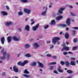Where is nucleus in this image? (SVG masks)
<instances>
[{"label": "nucleus", "mask_w": 78, "mask_h": 78, "mask_svg": "<svg viewBox=\"0 0 78 78\" xmlns=\"http://www.w3.org/2000/svg\"><path fill=\"white\" fill-rule=\"evenodd\" d=\"M38 64L40 67H44V65L41 63L39 62Z\"/></svg>", "instance_id": "nucleus-27"}, {"label": "nucleus", "mask_w": 78, "mask_h": 78, "mask_svg": "<svg viewBox=\"0 0 78 78\" xmlns=\"http://www.w3.org/2000/svg\"><path fill=\"white\" fill-rule=\"evenodd\" d=\"M31 22H32V23H31V25H33L34 23V20L33 19H32L30 20Z\"/></svg>", "instance_id": "nucleus-26"}, {"label": "nucleus", "mask_w": 78, "mask_h": 78, "mask_svg": "<svg viewBox=\"0 0 78 78\" xmlns=\"http://www.w3.org/2000/svg\"><path fill=\"white\" fill-rule=\"evenodd\" d=\"M39 24H37L35 26L33 27V30L34 31H36V30H37V28L39 27Z\"/></svg>", "instance_id": "nucleus-7"}, {"label": "nucleus", "mask_w": 78, "mask_h": 78, "mask_svg": "<svg viewBox=\"0 0 78 78\" xmlns=\"http://www.w3.org/2000/svg\"><path fill=\"white\" fill-rule=\"evenodd\" d=\"M62 32H61L60 33H59V34L61 35V34H62Z\"/></svg>", "instance_id": "nucleus-61"}, {"label": "nucleus", "mask_w": 78, "mask_h": 78, "mask_svg": "<svg viewBox=\"0 0 78 78\" xmlns=\"http://www.w3.org/2000/svg\"><path fill=\"white\" fill-rule=\"evenodd\" d=\"M66 43L67 45H69V43L67 41H66Z\"/></svg>", "instance_id": "nucleus-58"}, {"label": "nucleus", "mask_w": 78, "mask_h": 78, "mask_svg": "<svg viewBox=\"0 0 78 78\" xmlns=\"http://www.w3.org/2000/svg\"><path fill=\"white\" fill-rule=\"evenodd\" d=\"M5 73L4 72L2 73V76H5Z\"/></svg>", "instance_id": "nucleus-53"}, {"label": "nucleus", "mask_w": 78, "mask_h": 78, "mask_svg": "<svg viewBox=\"0 0 78 78\" xmlns=\"http://www.w3.org/2000/svg\"><path fill=\"white\" fill-rule=\"evenodd\" d=\"M76 63H77V64H78V60H76Z\"/></svg>", "instance_id": "nucleus-64"}, {"label": "nucleus", "mask_w": 78, "mask_h": 78, "mask_svg": "<svg viewBox=\"0 0 78 78\" xmlns=\"http://www.w3.org/2000/svg\"><path fill=\"white\" fill-rule=\"evenodd\" d=\"M78 40L76 38H74L73 40V42H74V43H76V42Z\"/></svg>", "instance_id": "nucleus-30"}, {"label": "nucleus", "mask_w": 78, "mask_h": 78, "mask_svg": "<svg viewBox=\"0 0 78 78\" xmlns=\"http://www.w3.org/2000/svg\"><path fill=\"white\" fill-rule=\"evenodd\" d=\"M13 39L14 41H17L19 40V39L17 38L15 36L13 37Z\"/></svg>", "instance_id": "nucleus-19"}, {"label": "nucleus", "mask_w": 78, "mask_h": 78, "mask_svg": "<svg viewBox=\"0 0 78 78\" xmlns=\"http://www.w3.org/2000/svg\"><path fill=\"white\" fill-rule=\"evenodd\" d=\"M18 15H19V16L23 15V12H18Z\"/></svg>", "instance_id": "nucleus-33"}, {"label": "nucleus", "mask_w": 78, "mask_h": 78, "mask_svg": "<svg viewBox=\"0 0 78 78\" xmlns=\"http://www.w3.org/2000/svg\"><path fill=\"white\" fill-rule=\"evenodd\" d=\"M55 21L54 20H52L51 22V25H55Z\"/></svg>", "instance_id": "nucleus-23"}, {"label": "nucleus", "mask_w": 78, "mask_h": 78, "mask_svg": "<svg viewBox=\"0 0 78 78\" xmlns=\"http://www.w3.org/2000/svg\"><path fill=\"white\" fill-rule=\"evenodd\" d=\"M78 48V46L76 47H73L72 50H73V51H75V50H76V48Z\"/></svg>", "instance_id": "nucleus-25"}, {"label": "nucleus", "mask_w": 78, "mask_h": 78, "mask_svg": "<svg viewBox=\"0 0 78 78\" xmlns=\"http://www.w3.org/2000/svg\"><path fill=\"white\" fill-rule=\"evenodd\" d=\"M64 9L63 8H61L58 11V13H59V14H62L63 13V12H62V11Z\"/></svg>", "instance_id": "nucleus-9"}, {"label": "nucleus", "mask_w": 78, "mask_h": 78, "mask_svg": "<svg viewBox=\"0 0 78 78\" xmlns=\"http://www.w3.org/2000/svg\"><path fill=\"white\" fill-rule=\"evenodd\" d=\"M63 55H67V52H63Z\"/></svg>", "instance_id": "nucleus-44"}, {"label": "nucleus", "mask_w": 78, "mask_h": 78, "mask_svg": "<svg viewBox=\"0 0 78 78\" xmlns=\"http://www.w3.org/2000/svg\"><path fill=\"white\" fill-rule=\"evenodd\" d=\"M5 7H6V9L7 10H9V8L8 5H6Z\"/></svg>", "instance_id": "nucleus-40"}, {"label": "nucleus", "mask_w": 78, "mask_h": 78, "mask_svg": "<svg viewBox=\"0 0 78 78\" xmlns=\"http://www.w3.org/2000/svg\"><path fill=\"white\" fill-rule=\"evenodd\" d=\"M13 70L14 71V72H18L19 71V69L15 66H14L13 67Z\"/></svg>", "instance_id": "nucleus-5"}, {"label": "nucleus", "mask_w": 78, "mask_h": 78, "mask_svg": "<svg viewBox=\"0 0 78 78\" xmlns=\"http://www.w3.org/2000/svg\"><path fill=\"white\" fill-rule=\"evenodd\" d=\"M68 53L69 54H71V55H73V53H72L71 52H69Z\"/></svg>", "instance_id": "nucleus-52"}, {"label": "nucleus", "mask_w": 78, "mask_h": 78, "mask_svg": "<svg viewBox=\"0 0 78 78\" xmlns=\"http://www.w3.org/2000/svg\"><path fill=\"white\" fill-rule=\"evenodd\" d=\"M28 62V60H25L24 61V62H23V66L26 64H27Z\"/></svg>", "instance_id": "nucleus-21"}, {"label": "nucleus", "mask_w": 78, "mask_h": 78, "mask_svg": "<svg viewBox=\"0 0 78 78\" xmlns=\"http://www.w3.org/2000/svg\"><path fill=\"white\" fill-rule=\"evenodd\" d=\"M5 24L6 26H9V25H12V23L11 21H10L5 23Z\"/></svg>", "instance_id": "nucleus-15"}, {"label": "nucleus", "mask_w": 78, "mask_h": 78, "mask_svg": "<svg viewBox=\"0 0 78 78\" xmlns=\"http://www.w3.org/2000/svg\"><path fill=\"white\" fill-rule=\"evenodd\" d=\"M24 11L25 12H26V13H27V14H30V12H31V10L29 9H24Z\"/></svg>", "instance_id": "nucleus-4"}, {"label": "nucleus", "mask_w": 78, "mask_h": 78, "mask_svg": "<svg viewBox=\"0 0 78 78\" xmlns=\"http://www.w3.org/2000/svg\"><path fill=\"white\" fill-rule=\"evenodd\" d=\"M7 57L6 58L7 59V60H8V58H9V54H7Z\"/></svg>", "instance_id": "nucleus-42"}, {"label": "nucleus", "mask_w": 78, "mask_h": 78, "mask_svg": "<svg viewBox=\"0 0 78 78\" xmlns=\"http://www.w3.org/2000/svg\"><path fill=\"white\" fill-rule=\"evenodd\" d=\"M54 73H56V74H58V72H57V71H54Z\"/></svg>", "instance_id": "nucleus-49"}, {"label": "nucleus", "mask_w": 78, "mask_h": 78, "mask_svg": "<svg viewBox=\"0 0 78 78\" xmlns=\"http://www.w3.org/2000/svg\"><path fill=\"white\" fill-rule=\"evenodd\" d=\"M66 72L67 73L69 74H72V73H73V71L70 70H67Z\"/></svg>", "instance_id": "nucleus-18"}, {"label": "nucleus", "mask_w": 78, "mask_h": 78, "mask_svg": "<svg viewBox=\"0 0 78 78\" xmlns=\"http://www.w3.org/2000/svg\"><path fill=\"white\" fill-rule=\"evenodd\" d=\"M11 39H12V37L11 36H9L7 37V41L8 43H10L11 41Z\"/></svg>", "instance_id": "nucleus-10"}, {"label": "nucleus", "mask_w": 78, "mask_h": 78, "mask_svg": "<svg viewBox=\"0 0 78 78\" xmlns=\"http://www.w3.org/2000/svg\"><path fill=\"white\" fill-rule=\"evenodd\" d=\"M72 16H75V14H73V13H71Z\"/></svg>", "instance_id": "nucleus-51"}, {"label": "nucleus", "mask_w": 78, "mask_h": 78, "mask_svg": "<svg viewBox=\"0 0 78 78\" xmlns=\"http://www.w3.org/2000/svg\"><path fill=\"white\" fill-rule=\"evenodd\" d=\"M24 47H25V48H28V47H30V45L29 44H26L25 45V46H24Z\"/></svg>", "instance_id": "nucleus-29"}, {"label": "nucleus", "mask_w": 78, "mask_h": 78, "mask_svg": "<svg viewBox=\"0 0 78 78\" xmlns=\"http://www.w3.org/2000/svg\"><path fill=\"white\" fill-rule=\"evenodd\" d=\"M1 53H3V57H1V59H5L6 58L5 56L6 55V52L4 51V49H3L1 51Z\"/></svg>", "instance_id": "nucleus-2"}, {"label": "nucleus", "mask_w": 78, "mask_h": 78, "mask_svg": "<svg viewBox=\"0 0 78 78\" xmlns=\"http://www.w3.org/2000/svg\"><path fill=\"white\" fill-rule=\"evenodd\" d=\"M23 76H25V77H26V78H29V77H30V76H28V75H27L26 74L24 75Z\"/></svg>", "instance_id": "nucleus-36"}, {"label": "nucleus", "mask_w": 78, "mask_h": 78, "mask_svg": "<svg viewBox=\"0 0 78 78\" xmlns=\"http://www.w3.org/2000/svg\"><path fill=\"white\" fill-rule=\"evenodd\" d=\"M47 9H46V10L44 12H42V13H41L42 15H44L46 14V12H47Z\"/></svg>", "instance_id": "nucleus-37"}, {"label": "nucleus", "mask_w": 78, "mask_h": 78, "mask_svg": "<svg viewBox=\"0 0 78 78\" xmlns=\"http://www.w3.org/2000/svg\"><path fill=\"white\" fill-rule=\"evenodd\" d=\"M76 33V31L75 30H73L72 31V34L73 36H75Z\"/></svg>", "instance_id": "nucleus-32"}, {"label": "nucleus", "mask_w": 78, "mask_h": 78, "mask_svg": "<svg viewBox=\"0 0 78 78\" xmlns=\"http://www.w3.org/2000/svg\"><path fill=\"white\" fill-rule=\"evenodd\" d=\"M73 77V76H69L68 77H65V78H72Z\"/></svg>", "instance_id": "nucleus-48"}, {"label": "nucleus", "mask_w": 78, "mask_h": 78, "mask_svg": "<svg viewBox=\"0 0 78 78\" xmlns=\"http://www.w3.org/2000/svg\"><path fill=\"white\" fill-rule=\"evenodd\" d=\"M24 29L27 31H30V26L28 25H26L24 28Z\"/></svg>", "instance_id": "nucleus-13"}, {"label": "nucleus", "mask_w": 78, "mask_h": 78, "mask_svg": "<svg viewBox=\"0 0 78 78\" xmlns=\"http://www.w3.org/2000/svg\"><path fill=\"white\" fill-rule=\"evenodd\" d=\"M53 66H51L50 68V70H52V69H53Z\"/></svg>", "instance_id": "nucleus-47"}, {"label": "nucleus", "mask_w": 78, "mask_h": 78, "mask_svg": "<svg viewBox=\"0 0 78 78\" xmlns=\"http://www.w3.org/2000/svg\"><path fill=\"white\" fill-rule=\"evenodd\" d=\"M53 48V45H52L50 47V48Z\"/></svg>", "instance_id": "nucleus-57"}, {"label": "nucleus", "mask_w": 78, "mask_h": 78, "mask_svg": "<svg viewBox=\"0 0 78 78\" xmlns=\"http://www.w3.org/2000/svg\"><path fill=\"white\" fill-rule=\"evenodd\" d=\"M17 64L19 66H23V64L22 62L20 61L17 63Z\"/></svg>", "instance_id": "nucleus-16"}, {"label": "nucleus", "mask_w": 78, "mask_h": 78, "mask_svg": "<svg viewBox=\"0 0 78 78\" xmlns=\"http://www.w3.org/2000/svg\"><path fill=\"white\" fill-rule=\"evenodd\" d=\"M19 30L20 31H22V29L21 28H19Z\"/></svg>", "instance_id": "nucleus-59"}, {"label": "nucleus", "mask_w": 78, "mask_h": 78, "mask_svg": "<svg viewBox=\"0 0 78 78\" xmlns=\"http://www.w3.org/2000/svg\"><path fill=\"white\" fill-rule=\"evenodd\" d=\"M65 37L66 39H68L69 37V34L68 33H66L65 35Z\"/></svg>", "instance_id": "nucleus-12"}, {"label": "nucleus", "mask_w": 78, "mask_h": 78, "mask_svg": "<svg viewBox=\"0 0 78 78\" xmlns=\"http://www.w3.org/2000/svg\"><path fill=\"white\" fill-rule=\"evenodd\" d=\"M21 1L23 3H27L28 2V0H21Z\"/></svg>", "instance_id": "nucleus-31"}, {"label": "nucleus", "mask_w": 78, "mask_h": 78, "mask_svg": "<svg viewBox=\"0 0 78 78\" xmlns=\"http://www.w3.org/2000/svg\"><path fill=\"white\" fill-rule=\"evenodd\" d=\"M53 58H54V59H56V56H53L52 57Z\"/></svg>", "instance_id": "nucleus-56"}, {"label": "nucleus", "mask_w": 78, "mask_h": 78, "mask_svg": "<svg viewBox=\"0 0 78 78\" xmlns=\"http://www.w3.org/2000/svg\"><path fill=\"white\" fill-rule=\"evenodd\" d=\"M69 28L68 27H66V31H68V30H69Z\"/></svg>", "instance_id": "nucleus-55"}, {"label": "nucleus", "mask_w": 78, "mask_h": 78, "mask_svg": "<svg viewBox=\"0 0 78 78\" xmlns=\"http://www.w3.org/2000/svg\"><path fill=\"white\" fill-rule=\"evenodd\" d=\"M24 73H30L27 71V69H25L24 71Z\"/></svg>", "instance_id": "nucleus-34"}, {"label": "nucleus", "mask_w": 78, "mask_h": 78, "mask_svg": "<svg viewBox=\"0 0 78 78\" xmlns=\"http://www.w3.org/2000/svg\"><path fill=\"white\" fill-rule=\"evenodd\" d=\"M40 72H42V69H40Z\"/></svg>", "instance_id": "nucleus-60"}, {"label": "nucleus", "mask_w": 78, "mask_h": 78, "mask_svg": "<svg viewBox=\"0 0 78 78\" xmlns=\"http://www.w3.org/2000/svg\"><path fill=\"white\" fill-rule=\"evenodd\" d=\"M60 63L61 65H64L65 63L63 61H61L60 62Z\"/></svg>", "instance_id": "nucleus-39"}, {"label": "nucleus", "mask_w": 78, "mask_h": 78, "mask_svg": "<svg viewBox=\"0 0 78 78\" xmlns=\"http://www.w3.org/2000/svg\"><path fill=\"white\" fill-rule=\"evenodd\" d=\"M62 46L63 47V48H64V47H66V43H63V44L62 45Z\"/></svg>", "instance_id": "nucleus-45"}, {"label": "nucleus", "mask_w": 78, "mask_h": 78, "mask_svg": "<svg viewBox=\"0 0 78 78\" xmlns=\"http://www.w3.org/2000/svg\"><path fill=\"white\" fill-rule=\"evenodd\" d=\"M61 69V67L60 66H59L57 69V70L60 73H63V70Z\"/></svg>", "instance_id": "nucleus-6"}, {"label": "nucleus", "mask_w": 78, "mask_h": 78, "mask_svg": "<svg viewBox=\"0 0 78 78\" xmlns=\"http://www.w3.org/2000/svg\"><path fill=\"white\" fill-rule=\"evenodd\" d=\"M49 8H51V5H50L49 6Z\"/></svg>", "instance_id": "nucleus-62"}, {"label": "nucleus", "mask_w": 78, "mask_h": 78, "mask_svg": "<svg viewBox=\"0 0 78 78\" xmlns=\"http://www.w3.org/2000/svg\"><path fill=\"white\" fill-rule=\"evenodd\" d=\"M1 13L3 15V16H6V15H8V13L5 11L2 12Z\"/></svg>", "instance_id": "nucleus-20"}, {"label": "nucleus", "mask_w": 78, "mask_h": 78, "mask_svg": "<svg viewBox=\"0 0 78 78\" xmlns=\"http://www.w3.org/2000/svg\"><path fill=\"white\" fill-rule=\"evenodd\" d=\"M62 17H63L62 16H57L56 18L55 19L57 20H60V19H62Z\"/></svg>", "instance_id": "nucleus-14"}, {"label": "nucleus", "mask_w": 78, "mask_h": 78, "mask_svg": "<svg viewBox=\"0 0 78 78\" xmlns=\"http://www.w3.org/2000/svg\"><path fill=\"white\" fill-rule=\"evenodd\" d=\"M64 50H66V51H68L69 50V48L67 47L64 46L63 48L62 49V51H64Z\"/></svg>", "instance_id": "nucleus-8"}, {"label": "nucleus", "mask_w": 78, "mask_h": 78, "mask_svg": "<svg viewBox=\"0 0 78 78\" xmlns=\"http://www.w3.org/2000/svg\"><path fill=\"white\" fill-rule=\"evenodd\" d=\"M72 29H74V30H78V27H72Z\"/></svg>", "instance_id": "nucleus-38"}, {"label": "nucleus", "mask_w": 78, "mask_h": 78, "mask_svg": "<svg viewBox=\"0 0 78 78\" xmlns=\"http://www.w3.org/2000/svg\"><path fill=\"white\" fill-rule=\"evenodd\" d=\"M71 22L70 21V18H68L66 21V24H58L59 27H66L67 26H70Z\"/></svg>", "instance_id": "nucleus-1"}, {"label": "nucleus", "mask_w": 78, "mask_h": 78, "mask_svg": "<svg viewBox=\"0 0 78 78\" xmlns=\"http://www.w3.org/2000/svg\"><path fill=\"white\" fill-rule=\"evenodd\" d=\"M32 66H36V63L35 62H34L32 63Z\"/></svg>", "instance_id": "nucleus-43"}, {"label": "nucleus", "mask_w": 78, "mask_h": 78, "mask_svg": "<svg viewBox=\"0 0 78 78\" xmlns=\"http://www.w3.org/2000/svg\"><path fill=\"white\" fill-rule=\"evenodd\" d=\"M70 64L71 66H75V62L74 61H71Z\"/></svg>", "instance_id": "nucleus-17"}, {"label": "nucleus", "mask_w": 78, "mask_h": 78, "mask_svg": "<svg viewBox=\"0 0 78 78\" xmlns=\"http://www.w3.org/2000/svg\"><path fill=\"white\" fill-rule=\"evenodd\" d=\"M25 56H26L27 58H30V57H31V55L29 54V53L25 55Z\"/></svg>", "instance_id": "nucleus-24"}, {"label": "nucleus", "mask_w": 78, "mask_h": 78, "mask_svg": "<svg viewBox=\"0 0 78 78\" xmlns=\"http://www.w3.org/2000/svg\"><path fill=\"white\" fill-rule=\"evenodd\" d=\"M71 59H72V60H74V61H75V58H73L71 57Z\"/></svg>", "instance_id": "nucleus-50"}, {"label": "nucleus", "mask_w": 78, "mask_h": 78, "mask_svg": "<svg viewBox=\"0 0 78 78\" xmlns=\"http://www.w3.org/2000/svg\"><path fill=\"white\" fill-rule=\"evenodd\" d=\"M56 64V62H51L48 63V65H54Z\"/></svg>", "instance_id": "nucleus-22"}, {"label": "nucleus", "mask_w": 78, "mask_h": 78, "mask_svg": "<svg viewBox=\"0 0 78 78\" xmlns=\"http://www.w3.org/2000/svg\"><path fill=\"white\" fill-rule=\"evenodd\" d=\"M48 28V25H47L44 27V29H46Z\"/></svg>", "instance_id": "nucleus-41"}, {"label": "nucleus", "mask_w": 78, "mask_h": 78, "mask_svg": "<svg viewBox=\"0 0 78 78\" xmlns=\"http://www.w3.org/2000/svg\"><path fill=\"white\" fill-rule=\"evenodd\" d=\"M46 56H47L48 57H51V55L49 54H47Z\"/></svg>", "instance_id": "nucleus-46"}, {"label": "nucleus", "mask_w": 78, "mask_h": 78, "mask_svg": "<svg viewBox=\"0 0 78 78\" xmlns=\"http://www.w3.org/2000/svg\"><path fill=\"white\" fill-rule=\"evenodd\" d=\"M50 41H47V43L48 44V43H50Z\"/></svg>", "instance_id": "nucleus-63"}, {"label": "nucleus", "mask_w": 78, "mask_h": 78, "mask_svg": "<svg viewBox=\"0 0 78 78\" xmlns=\"http://www.w3.org/2000/svg\"><path fill=\"white\" fill-rule=\"evenodd\" d=\"M69 8H73V6H72V5L69 6Z\"/></svg>", "instance_id": "nucleus-54"}, {"label": "nucleus", "mask_w": 78, "mask_h": 78, "mask_svg": "<svg viewBox=\"0 0 78 78\" xmlns=\"http://www.w3.org/2000/svg\"><path fill=\"white\" fill-rule=\"evenodd\" d=\"M1 42L3 44H4V43H5V38L4 37L1 38Z\"/></svg>", "instance_id": "nucleus-11"}, {"label": "nucleus", "mask_w": 78, "mask_h": 78, "mask_svg": "<svg viewBox=\"0 0 78 78\" xmlns=\"http://www.w3.org/2000/svg\"><path fill=\"white\" fill-rule=\"evenodd\" d=\"M59 40V37H55L52 39V43H53L54 44H56V42H57Z\"/></svg>", "instance_id": "nucleus-3"}, {"label": "nucleus", "mask_w": 78, "mask_h": 78, "mask_svg": "<svg viewBox=\"0 0 78 78\" xmlns=\"http://www.w3.org/2000/svg\"><path fill=\"white\" fill-rule=\"evenodd\" d=\"M34 46H35V47H36V48H37V47H39V45L37 44V43H34Z\"/></svg>", "instance_id": "nucleus-35"}, {"label": "nucleus", "mask_w": 78, "mask_h": 78, "mask_svg": "<svg viewBox=\"0 0 78 78\" xmlns=\"http://www.w3.org/2000/svg\"><path fill=\"white\" fill-rule=\"evenodd\" d=\"M65 63H66V65L67 67H69V62H65Z\"/></svg>", "instance_id": "nucleus-28"}]
</instances>
